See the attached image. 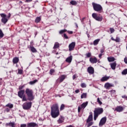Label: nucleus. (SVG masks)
<instances>
[{"label": "nucleus", "instance_id": "11", "mask_svg": "<svg viewBox=\"0 0 127 127\" xmlns=\"http://www.w3.org/2000/svg\"><path fill=\"white\" fill-rule=\"evenodd\" d=\"M87 72L90 75H93L95 73V69L92 66H89L87 68Z\"/></svg>", "mask_w": 127, "mask_h": 127}, {"label": "nucleus", "instance_id": "2", "mask_svg": "<svg viewBox=\"0 0 127 127\" xmlns=\"http://www.w3.org/2000/svg\"><path fill=\"white\" fill-rule=\"evenodd\" d=\"M104 113V109L102 108H96L94 111V120L96 121L98 117Z\"/></svg>", "mask_w": 127, "mask_h": 127}, {"label": "nucleus", "instance_id": "55", "mask_svg": "<svg viewBox=\"0 0 127 127\" xmlns=\"http://www.w3.org/2000/svg\"><path fill=\"white\" fill-rule=\"evenodd\" d=\"M24 86H21L19 87V90H22V89H23Z\"/></svg>", "mask_w": 127, "mask_h": 127}, {"label": "nucleus", "instance_id": "16", "mask_svg": "<svg viewBox=\"0 0 127 127\" xmlns=\"http://www.w3.org/2000/svg\"><path fill=\"white\" fill-rule=\"evenodd\" d=\"M90 62H91L92 64H95L98 62V60L97 59V58H90L89 59Z\"/></svg>", "mask_w": 127, "mask_h": 127}, {"label": "nucleus", "instance_id": "53", "mask_svg": "<svg viewBox=\"0 0 127 127\" xmlns=\"http://www.w3.org/2000/svg\"><path fill=\"white\" fill-rule=\"evenodd\" d=\"M26 124H21L20 127H26Z\"/></svg>", "mask_w": 127, "mask_h": 127}, {"label": "nucleus", "instance_id": "52", "mask_svg": "<svg viewBox=\"0 0 127 127\" xmlns=\"http://www.w3.org/2000/svg\"><path fill=\"white\" fill-rule=\"evenodd\" d=\"M124 62L126 63V64H127V58H125L124 59Z\"/></svg>", "mask_w": 127, "mask_h": 127}, {"label": "nucleus", "instance_id": "19", "mask_svg": "<svg viewBox=\"0 0 127 127\" xmlns=\"http://www.w3.org/2000/svg\"><path fill=\"white\" fill-rule=\"evenodd\" d=\"M110 66L112 70H116V67H117V63L116 62H114L113 63H111Z\"/></svg>", "mask_w": 127, "mask_h": 127}, {"label": "nucleus", "instance_id": "26", "mask_svg": "<svg viewBox=\"0 0 127 127\" xmlns=\"http://www.w3.org/2000/svg\"><path fill=\"white\" fill-rule=\"evenodd\" d=\"M100 40H101L100 39H97L94 40L93 42V45H98V44H99V42H100Z\"/></svg>", "mask_w": 127, "mask_h": 127}, {"label": "nucleus", "instance_id": "5", "mask_svg": "<svg viewBox=\"0 0 127 127\" xmlns=\"http://www.w3.org/2000/svg\"><path fill=\"white\" fill-rule=\"evenodd\" d=\"M92 17L95 19V20H97V21H102L103 20V16H102L101 15H99L98 16L97 13H93L92 14Z\"/></svg>", "mask_w": 127, "mask_h": 127}, {"label": "nucleus", "instance_id": "41", "mask_svg": "<svg viewBox=\"0 0 127 127\" xmlns=\"http://www.w3.org/2000/svg\"><path fill=\"white\" fill-rule=\"evenodd\" d=\"M2 37H3V33L1 30H0V38H2Z\"/></svg>", "mask_w": 127, "mask_h": 127}, {"label": "nucleus", "instance_id": "56", "mask_svg": "<svg viewBox=\"0 0 127 127\" xmlns=\"http://www.w3.org/2000/svg\"><path fill=\"white\" fill-rule=\"evenodd\" d=\"M72 79L73 80H75V79H76V74L73 75Z\"/></svg>", "mask_w": 127, "mask_h": 127}, {"label": "nucleus", "instance_id": "62", "mask_svg": "<svg viewBox=\"0 0 127 127\" xmlns=\"http://www.w3.org/2000/svg\"><path fill=\"white\" fill-rule=\"evenodd\" d=\"M10 15H11L10 13H9L7 16V18H9L10 17Z\"/></svg>", "mask_w": 127, "mask_h": 127}, {"label": "nucleus", "instance_id": "60", "mask_svg": "<svg viewBox=\"0 0 127 127\" xmlns=\"http://www.w3.org/2000/svg\"><path fill=\"white\" fill-rule=\"evenodd\" d=\"M53 53H55V54H56V55H57L59 54L58 52H55V50H54L53 52Z\"/></svg>", "mask_w": 127, "mask_h": 127}, {"label": "nucleus", "instance_id": "10", "mask_svg": "<svg viewBox=\"0 0 127 127\" xmlns=\"http://www.w3.org/2000/svg\"><path fill=\"white\" fill-rule=\"evenodd\" d=\"M75 45L76 43H75V42H72L68 46V50L69 51H73V50H74V48H75Z\"/></svg>", "mask_w": 127, "mask_h": 127}, {"label": "nucleus", "instance_id": "20", "mask_svg": "<svg viewBox=\"0 0 127 127\" xmlns=\"http://www.w3.org/2000/svg\"><path fill=\"white\" fill-rule=\"evenodd\" d=\"M6 127H15V123L14 122H10L6 124Z\"/></svg>", "mask_w": 127, "mask_h": 127}, {"label": "nucleus", "instance_id": "13", "mask_svg": "<svg viewBox=\"0 0 127 127\" xmlns=\"http://www.w3.org/2000/svg\"><path fill=\"white\" fill-rule=\"evenodd\" d=\"M115 111L118 112V113H121L124 111V107L121 106H117L114 110Z\"/></svg>", "mask_w": 127, "mask_h": 127}, {"label": "nucleus", "instance_id": "17", "mask_svg": "<svg viewBox=\"0 0 127 127\" xmlns=\"http://www.w3.org/2000/svg\"><path fill=\"white\" fill-rule=\"evenodd\" d=\"M89 114L90 115L88 116L87 120H86V123H90V122H92V121H93V113L90 112Z\"/></svg>", "mask_w": 127, "mask_h": 127}, {"label": "nucleus", "instance_id": "15", "mask_svg": "<svg viewBox=\"0 0 127 127\" xmlns=\"http://www.w3.org/2000/svg\"><path fill=\"white\" fill-rule=\"evenodd\" d=\"M24 90H21L18 92V96L19 98H23V96H24Z\"/></svg>", "mask_w": 127, "mask_h": 127}, {"label": "nucleus", "instance_id": "6", "mask_svg": "<svg viewBox=\"0 0 127 127\" xmlns=\"http://www.w3.org/2000/svg\"><path fill=\"white\" fill-rule=\"evenodd\" d=\"M0 15L1 17H2L1 20V22L5 24V23H6L8 20V19L6 18V15L4 13H1L0 14Z\"/></svg>", "mask_w": 127, "mask_h": 127}, {"label": "nucleus", "instance_id": "35", "mask_svg": "<svg viewBox=\"0 0 127 127\" xmlns=\"http://www.w3.org/2000/svg\"><path fill=\"white\" fill-rule=\"evenodd\" d=\"M122 75H127V68L123 70V71L122 72Z\"/></svg>", "mask_w": 127, "mask_h": 127}, {"label": "nucleus", "instance_id": "28", "mask_svg": "<svg viewBox=\"0 0 127 127\" xmlns=\"http://www.w3.org/2000/svg\"><path fill=\"white\" fill-rule=\"evenodd\" d=\"M5 107H7L8 108H9V109H12V108H13V104L11 103H8L5 105Z\"/></svg>", "mask_w": 127, "mask_h": 127}, {"label": "nucleus", "instance_id": "64", "mask_svg": "<svg viewBox=\"0 0 127 127\" xmlns=\"http://www.w3.org/2000/svg\"><path fill=\"white\" fill-rule=\"evenodd\" d=\"M111 39H112V40H113V41H115V39H114L113 37H112V38H111Z\"/></svg>", "mask_w": 127, "mask_h": 127}, {"label": "nucleus", "instance_id": "45", "mask_svg": "<svg viewBox=\"0 0 127 127\" xmlns=\"http://www.w3.org/2000/svg\"><path fill=\"white\" fill-rule=\"evenodd\" d=\"M97 103H98V104H100V105H102V104H103L102 101H100V98H97Z\"/></svg>", "mask_w": 127, "mask_h": 127}, {"label": "nucleus", "instance_id": "9", "mask_svg": "<svg viewBox=\"0 0 127 127\" xmlns=\"http://www.w3.org/2000/svg\"><path fill=\"white\" fill-rule=\"evenodd\" d=\"M107 123V117H104L102 118L99 123V127H103L105 124Z\"/></svg>", "mask_w": 127, "mask_h": 127}, {"label": "nucleus", "instance_id": "22", "mask_svg": "<svg viewBox=\"0 0 127 127\" xmlns=\"http://www.w3.org/2000/svg\"><path fill=\"white\" fill-rule=\"evenodd\" d=\"M107 59L109 62H114L116 60V59L114 57H108Z\"/></svg>", "mask_w": 127, "mask_h": 127}, {"label": "nucleus", "instance_id": "48", "mask_svg": "<svg viewBox=\"0 0 127 127\" xmlns=\"http://www.w3.org/2000/svg\"><path fill=\"white\" fill-rule=\"evenodd\" d=\"M18 74H22V69H18Z\"/></svg>", "mask_w": 127, "mask_h": 127}, {"label": "nucleus", "instance_id": "43", "mask_svg": "<svg viewBox=\"0 0 127 127\" xmlns=\"http://www.w3.org/2000/svg\"><path fill=\"white\" fill-rule=\"evenodd\" d=\"M115 41H116V42H120V41H121V39L118 37H116Z\"/></svg>", "mask_w": 127, "mask_h": 127}, {"label": "nucleus", "instance_id": "61", "mask_svg": "<svg viewBox=\"0 0 127 127\" xmlns=\"http://www.w3.org/2000/svg\"><path fill=\"white\" fill-rule=\"evenodd\" d=\"M100 52L101 53H104V52H105V51L104 50V49H101Z\"/></svg>", "mask_w": 127, "mask_h": 127}, {"label": "nucleus", "instance_id": "50", "mask_svg": "<svg viewBox=\"0 0 127 127\" xmlns=\"http://www.w3.org/2000/svg\"><path fill=\"white\" fill-rule=\"evenodd\" d=\"M122 98H123V99H126V100H127V96H126V95H123L122 96Z\"/></svg>", "mask_w": 127, "mask_h": 127}, {"label": "nucleus", "instance_id": "57", "mask_svg": "<svg viewBox=\"0 0 127 127\" xmlns=\"http://www.w3.org/2000/svg\"><path fill=\"white\" fill-rule=\"evenodd\" d=\"M67 32L69 33V34H72L73 33L72 31H68Z\"/></svg>", "mask_w": 127, "mask_h": 127}, {"label": "nucleus", "instance_id": "63", "mask_svg": "<svg viewBox=\"0 0 127 127\" xmlns=\"http://www.w3.org/2000/svg\"><path fill=\"white\" fill-rule=\"evenodd\" d=\"M75 25L76 28H78V24H77V23H75Z\"/></svg>", "mask_w": 127, "mask_h": 127}, {"label": "nucleus", "instance_id": "51", "mask_svg": "<svg viewBox=\"0 0 127 127\" xmlns=\"http://www.w3.org/2000/svg\"><path fill=\"white\" fill-rule=\"evenodd\" d=\"M80 92V90L79 89H76L75 91V93H76V94H78V93Z\"/></svg>", "mask_w": 127, "mask_h": 127}, {"label": "nucleus", "instance_id": "27", "mask_svg": "<svg viewBox=\"0 0 127 127\" xmlns=\"http://www.w3.org/2000/svg\"><path fill=\"white\" fill-rule=\"evenodd\" d=\"M60 47V45H59V43L58 42H56L55 43L54 46L53 47L54 49H56L57 48H59Z\"/></svg>", "mask_w": 127, "mask_h": 127}, {"label": "nucleus", "instance_id": "29", "mask_svg": "<svg viewBox=\"0 0 127 127\" xmlns=\"http://www.w3.org/2000/svg\"><path fill=\"white\" fill-rule=\"evenodd\" d=\"M37 82H38V80L35 79L29 82V84H30V85H34V84H35V83H37Z\"/></svg>", "mask_w": 127, "mask_h": 127}, {"label": "nucleus", "instance_id": "8", "mask_svg": "<svg viewBox=\"0 0 127 127\" xmlns=\"http://www.w3.org/2000/svg\"><path fill=\"white\" fill-rule=\"evenodd\" d=\"M88 106V101H86V102H84L82 103L80 106H78V112L80 113L81 112V109H85Z\"/></svg>", "mask_w": 127, "mask_h": 127}, {"label": "nucleus", "instance_id": "18", "mask_svg": "<svg viewBox=\"0 0 127 127\" xmlns=\"http://www.w3.org/2000/svg\"><path fill=\"white\" fill-rule=\"evenodd\" d=\"M104 87L106 89H110V87H115V85L112 83L108 82L105 83Z\"/></svg>", "mask_w": 127, "mask_h": 127}, {"label": "nucleus", "instance_id": "31", "mask_svg": "<svg viewBox=\"0 0 127 127\" xmlns=\"http://www.w3.org/2000/svg\"><path fill=\"white\" fill-rule=\"evenodd\" d=\"M70 3L71 4H72V5H76V4H77V1H74V0H71V1L70 2Z\"/></svg>", "mask_w": 127, "mask_h": 127}, {"label": "nucleus", "instance_id": "42", "mask_svg": "<svg viewBox=\"0 0 127 127\" xmlns=\"http://www.w3.org/2000/svg\"><path fill=\"white\" fill-rule=\"evenodd\" d=\"M86 86L87 85H86V83H82L81 84V87L82 88H86Z\"/></svg>", "mask_w": 127, "mask_h": 127}, {"label": "nucleus", "instance_id": "3", "mask_svg": "<svg viewBox=\"0 0 127 127\" xmlns=\"http://www.w3.org/2000/svg\"><path fill=\"white\" fill-rule=\"evenodd\" d=\"M25 93L26 94L29 101H32L34 99V96L33 95V91L32 90L27 88L25 91Z\"/></svg>", "mask_w": 127, "mask_h": 127}, {"label": "nucleus", "instance_id": "34", "mask_svg": "<svg viewBox=\"0 0 127 127\" xmlns=\"http://www.w3.org/2000/svg\"><path fill=\"white\" fill-rule=\"evenodd\" d=\"M30 49L32 52H37L36 49L34 47H30Z\"/></svg>", "mask_w": 127, "mask_h": 127}, {"label": "nucleus", "instance_id": "46", "mask_svg": "<svg viewBox=\"0 0 127 127\" xmlns=\"http://www.w3.org/2000/svg\"><path fill=\"white\" fill-rule=\"evenodd\" d=\"M10 111V110L9 109V108H7L5 109L4 112H6V113H9Z\"/></svg>", "mask_w": 127, "mask_h": 127}, {"label": "nucleus", "instance_id": "47", "mask_svg": "<svg viewBox=\"0 0 127 127\" xmlns=\"http://www.w3.org/2000/svg\"><path fill=\"white\" fill-rule=\"evenodd\" d=\"M91 53H88L87 54H86V56L87 57H91Z\"/></svg>", "mask_w": 127, "mask_h": 127}, {"label": "nucleus", "instance_id": "39", "mask_svg": "<svg viewBox=\"0 0 127 127\" xmlns=\"http://www.w3.org/2000/svg\"><path fill=\"white\" fill-rule=\"evenodd\" d=\"M65 108V105L64 104H62L60 107V110L63 111L64 110V108Z\"/></svg>", "mask_w": 127, "mask_h": 127}, {"label": "nucleus", "instance_id": "30", "mask_svg": "<svg viewBox=\"0 0 127 127\" xmlns=\"http://www.w3.org/2000/svg\"><path fill=\"white\" fill-rule=\"evenodd\" d=\"M40 20H41V18H40V17H38L35 19V22L36 23H38V22H39Z\"/></svg>", "mask_w": 127, "mask_h": 127}, {"label": "nucleus", "instance_id": "12", "mask_svg": "<svg viewBox=\"0 0 127 127\" xmlns=\"http://www.w3.org/2000/svg\"><path fill=\"white\" fill-rule=\"evenodd\" d=\"M27 127H38V125L35 123L31 122L27 124Z\"/></svg>", "mask_w": 127, "mask_h": 127}, {"label": "nucleus", "instance_id": "21", "mask_svg": "<svg viewBox=\"0 0 127 127\" xmlns=\"http://www.w3.org/2000/svg\"><path fill=\"white\" fill-rule=\"evenodd\" d=\"M110 79V76H104L101 79V82H105L106 81H108Z\"/></svg>", "mask_w": 127, "mask_h": 127}, {"label": "nucleus", "instance_id": "49", "mask_svg": "<svg viewBox=\"0 0 127 127\" xmlns=\"http://www.w3.org/2000/svg\"><path fill=\"white\" fill-rule=\"evenodd\" d=\"M64 38H65V39H68V36H67V35L66 34H64Z\"/></svg>", "mask_w": 127, "mask_h": 127}, {"label": "nucleus", "instance_id": "37", "mask_svg": "<svg viewBox=\"0 0 127 127\" xmlns=\"http://www.w3.org/2000/svg\"><path fill=\"white\" fill-rule=\"evenodd\" d=\"M66 31H67V30L66 29L62 30L60 31L59 33L60 34H63V33H64V32H66Z\"/></svg>", "mask_w": 127, "mask_h": 127}, {"label": "nucleus", "instance_id": "59", "mask_svg": "<svg viewBox=\"0 0 127 127\" xmlns=\"http://www.w3.org/2000/svg\"><path fill=\"white\" fill-rule=\"evenodd\" d=\"M1 80H2V78H0V86L2 85V82H1Z\"/></svg>", "mask_w": 127, "mask_h": 127}, {"label": "nucleus", "instance_id": "1", "mask_svg": "<svg viewBox=\"0 0 127 127\" xmlns=\"http://www.w3.org/2000/svg\"><path fill=\"white\" fill-rule=\"evenodd\" d=\"M59 112V107L58 106V104H53L51 106V115L54 119H56L60 115Z\"/></svg>", "mask_w": 127, "mask_h": 127}, {"label": "nucleus", "instance_id": "58", "mask_svg": "<svg viewBox=\"0 0 127 127\" xmlns=\"http://www.w3.org/2000/svg\"><path fill=\"white\" fill-rule=\"evenodd\" d=\"M102 56H103V54H100L99 55V58H102Z\"/></svg>", "mask_w": 127, "mask_h": 127}, {"label": "nucleus", "instance_id": "36", "mask_svg": "<svg viewBox=\"0 0 127 127\" xmlns=\"http://www.w3.org/2000/svg\"><path fill=\"white\" fill-rule=\"evenodd\" d=\"M94 125V122H88L87 123V127H91Z\"/></svg>", "mask_w": 127, "mask_h": 127}, {"label": "nucleus", "instance_id": "7", "mask_svg": "<svg viewBox=\"0 0 127 127\" xmlns=\"http://www.w3.org/2000/svg\"><path fill=\"white\" fill-rule=\"evenodd\" d=\"M31 105H32L31 102H29V103L26 102L24 103L22 105L23 109L24 110H29V109L31 108Z\"/></svg>", "mask_w": 127, "mask_h": 127}, {"label": "nucleus", "instance_id": "40", "mask_svg": "<svg viewBox=\"0 0 127 127\" xmlns=\"http://www.w3.org/2000/svg\"><path fill=\"white\" fill-rule=\"evenodd\" d=\"M21 99H22L23 102H25V101H27V99H26L25 95H24L22 98H21Z\"/></svg>", "mask_w": 127, "mask_h": 127}, {"label": "nucleus", "instance_id": "24", "mask_svg": "<svg viewBox=\"0 0 127 127\" xmlns=\"http://www.w3.org/2000/svg\"><path fill=\"white\" fill-rule=\"evenodd\" d=\"M58 124H62L64 122V118L61 116V118L57 121Z\"/></svg>", "mask_w": 127, "mask_h": 127}, {"label": "nucleus", "instance_id": "14", "mask_svg": "<svg viewBox=\"0 0 127 127\" xmlns=\"http://www.w3.org/2000/svg\"><path fill=\"white\" fill-rule=\"evenodd\" d=\"M65 78H66L65 75H62L58 79L57 82H59L60 83H62V82H63L64 80L65 79Z\"/></svg>", "mask_w": 127, "mask_h": 127}, {"label": "nucleus", "instance_id": "44", "mask_svg": "<svg viewBox=\"0 0 127 127\" xmlns=\"http://www.w3.org/2000/svg\"><path fill=\"white\" fill-rule=\"evenodd\" d=\"M110 30L111 33H114V32H115V29H114L113 28H110Z\"/></svg>", "mask_w": 127, "mask_h": 127}, {"label": "nucleus", "instance_id": "32", "mask_svg": "<svg viewBox=\"0 0 127 127\" xmlns=\"http://www.w3.org/2000/svg\"><path fill=\"white\" fill-rule=\"evenodd\" d=\"M54 73H55V70H54V69H51L50 70V75H54Z\"/></svg>", "mask_w": 127, "mask_h": 127}, {"label": "nucleus", "instance_id": "38", "mask_svg": "<svg viewBox=\"0 0 127 127\" xmlns=\"http://www.w3.org/2000/svg\"><path fill=\"white\" fill-rule=\"evenodd\" d=\"M111 92V96H115L116 95V90H112Z\"/></svg>", "mask_w": 127, "mask_h": 127}, {"label": "nucleus", "instance_id": "25", "mask_svg": "<svg viewBox=\"0 0 127 127\" xmlns=\"http://www.w3.org/2000/svg\"><path fill=\"white\" fill-rule=\"evenodd\" d=\"M18 61H19V59L17 57H15L13 59V63L14 64H16V63H18Z\"/></svg>", "mask_w": 127, "mask_h": 127}, {"label": "nucleus", "instance_id": "23", "mask_svg": "<svg viewBox=\"0 0 127 127\" xmlns=\"http://www.w3.org/2000/svg\"><path fill=\"white\" fill-rule=\"evenodd\" d=\"M72 56H70L67 58V59L65 60L66 62H67V63H71L72 62Z\"/></svg>", "mask_w": 127, "mask_h": 127}, {"label": "nucleus", "instance_id": "54", "mask_svg": "<svg viewBox=\"0 0 127 127\" xmlns=\"http://www.w3.org/2000/svg\"><path fill=\"white\" fill-rule=\"evenodd\" d=\"M32 1V0H26L25 2H31Z\"/></svg>", "mask_w": 127, "mask_h": 127}, {"label": "nucleus", "instance_id": "4", "mask_svg": "<svg viewBox=\"0 0 127 127\" xmlns=\"http://www.w3.org/2000/svg\"><path fill=\"white\" fill-rule=\"evenodd\" d=\"M92 5L94 10H95V11H97V12H102V11H103V7L100 4L93 2Z\"/></svg>", "mask_w": 127, "mask_h": 127}, {"label": "nucleus", "instance_id": "33", "mask_svg": "<svg viewBox=\"0 0 127 127\" xmlns=\"http://www.w3.org/2000/svg\"><path fill=\"white\" fill-rule=\"evenodd\" d=\"M87 97V93H83L81 96V99H84V98H86Z\"/></svg>", "mask_w": 127, "mask_h": 127}]
</instances>
